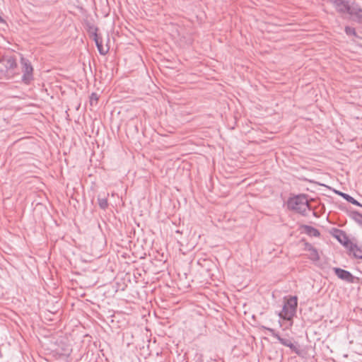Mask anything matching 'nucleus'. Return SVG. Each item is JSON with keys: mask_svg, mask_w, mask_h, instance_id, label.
I'll use <instances>...</instances> for the list:
<instances>
[{"mask_svg": "<svg viewBox=\"0 0 362 362\" xmlns=\"http://www.w3.org/2000/svg\"><path fill=\"white\" fill-rule=\"evenodd\" d=\"M287 206L288 209L303 216H306L307 211L311 210L308 196L303 194L290 197L287 202Z\"/></svg>", "mask_w": 362, "mask_h": 362, "instance_id": "nucleus-1", "label": "nucleus"}, {"mask_svg": "<svg viewBox=\"0 0 362 362\" xmlns=\"http://www.w3.org/2000/svg\"><path fill=\"white\" fill-rule=\"evenodd\" d=\"M5 69L0 70V79H13L16 76L19 75L17 71V62L14 57H3L0 59Z\"/></svg>", "mask_w": 362, "mask_h": 362, "instance_id": "nucleus-2", "label": "nucleus"}, {"mask_svg": "<svg viewBox=\"0 0 362 362\" xmlns=\"http://www.w3.org/2000/svg\"><path fill=\"white\" fill-rule=\"evenodd\" d=\"M298 298L296 296H291L284 303L281 312L279 313L281 318L291 320L296 313Z\"/></svg>", "mask_w": 362, "mask_h": 362, "instance_id": "nucleus-3", "label": "nucleus"}, {"mask_svg": "<svg viewBox=\"0 0 362 362\" xmlns=\"http://www.w3.org/2000/svg\"><path fill=\"white\" fill-rule=\"evenodd\" d=\"M21 64L23 72L21 81L25 85H29L34 80L33 67L30 62L23 57L21 58Z\"/></svg>", "mask_w": 362, "mask_h": 362, "instance_id": "nucleus-4", "label": "nucleus"}, {"mask_svg": "<svg viewBox=\"0 0 362 362\" xmlns=\"http://www.w3.org/2000/svg\"><path fill=\"white\" fill-rule=\"evenodd\" d=\"M333 271L337 277L340 279L344 280L348 283H354V276L349 271L338 267H334Z\"/></svg>", "mask_w": 362, "mask_h": 362, "instance_id": "nucleus-5", "label": "nucleus"}, {"mask_svg": "<svg viewBox=\"0 0 362 362\" xmlns=\"http://www.w3.org/2000/svg\"><path fill=\"white\" fill-rule=\"evenodd\" d=\"M97 31L98 28H95L94 32L93 33V40L95 42V45L99 53L101 55H105L108 52V48H106L103 46L102 37L98 35Z\"/></svg>", "mask_w": 362, "mask_h": 362, "instance_id": "nucleus-6", "label": "nucleus"}, {"mask_svg": "<svg viewBox=\"0 0 362 362\" xmlns=\"http://www.w3.org/2000/svg\"><path fill=\"white\" fill-rule=\"evenodd\" d=\"M71 348L70 346L67 345L66 346L65 352H60L59 351H56L54 356L59 362H69V356L71 353Z\"/></svg>", "mask_w": 362, "mask_h": 362, "instance_id": "nucleus-7", "label": "nucleus"}, {"mask_svg": "<svg viewBox=\"0 0 362 362\" xmlns=\"http://www.w3.org/2000/svg\"><path fill=\"white\" fill-rule=\"evenodd\" d=\"M333 4L339 12L346 13L347 11H349L350 5L346 0H333Z\"/></svg>", "mask_w": 362, "mask_h": 362, "instance_id": "nucleus-8", "label": "nucleus"}, {"mask_svg": "<svg viewBox=\"0 0 362 362\" xmlns=\"http://www.w3.org/2000/svg\"><path fill=\"white\" fill-rule=\"evenodd\" d=\"M346 13H349L351 16H354L359 23H362V9L358 6H350L349 11H347Z\"/></svg>", "mask_w": 362, "mask_h": 362, "instance_id": "nucleus-9", "label": "nucleus"}, {"mask_svg": "<svg viewBox=\"0 0 362 362\" xmlns=\"http://www.w3.org/2000/svg\"><path fill=\"white\" fill-rule=\"evenodd\" d=\"M302 228L303 229L304 233L309 236L319 237L320 235V231L313 226L303 225Z\"/></svg>", "mask_w": 362, "mask_h": 362, "instance_id": "nucleus-10", "label": "nucleus"}, {"mask_svg": "<svg viewBox=\"0 0 362 362\" xmlns=\"http://www.w3.org/2000/svg\"><path fill=\"white\" fill-rule=\"evenodd\" d=\"M273 336L275 337L282 345L287 346L288 344L291 342L290 339H284L280 337V335L276 332V331L272 328H266Z\"/></svg>", "mask_w": 362, "mask_h": 362, "instance_id": "nucleus-11", "label": "nucleus"}, {"mask_svg": "<svg viewBox=\"0 0 362 362\" xmlns=\"http://www.w3.org/2000/svg\"><path fill=\"white\" fill-rule=\"evenodd\" d=\"M337 194L339 195H340L341 197H343L347 202L351 203L352 204L362 207V204H360L357 200H356L354 197H352L349 194L341 192H337Z\"/></svg>", "mask_w": 362, "mask_h": 362, "instance_id": "nucleus-12", "label": "nucleus"}, {"mask_svg": "<svg viewBox=\"0 0 362 362\" xmlns=\"http://www.w3.org/2000/svg\"><path fill=\"white\" fill-rule=\"evenodd\" d=\"M349 216L362 228V214L356 211H351L349 213Z\"/></svg>", "mask_w": 362, "mask_h": 362, "instance_id": "nucleus-13", "label": "nucleus"}, {"mask_svg": "<svg viewBox=\"0 0 362 362\" xmlns=\"http://www.w3.org/2000/svg\"><path fill=\"white\" fill-rule=\"evenodd\" d=\"M336 238L343 245H346L349 242L348 238L346 237L345 233L341 230H337Z\"/></svg>", "mask_w": 362, "mask_h": 362, "instance_id": "nucleus-14", "label": "nucleus"}, {"mask_svg": "<svg viewBox=\"0 0 362 362\" xmlns=\"http://www.w3.org/2000/svg\"><path fill=\"white\" fill-rule=\"evenodd\" d=\"M350 250L355 257L362 259V246L358 247L356 245H354L351 247Z\"/></svg>", "mask_w": 362, "mask_h": 362, "instance_id": "nucleus-15", "label": "nucleus"}, {"mask_svg": "<svg viewBox=\"0 0 362 362\" xmlns=\"http://www.w3.org/2000/svg\"><path fill=\"white\" fill-rule=\"evenodd\" d=\"M98 202L99 206L102 209H106L108 206L107 199L105 196L104 197H101L100 196H99L98 197Z\"/></svg>", "mask_w": 362, "mask_h": 362, "instance_id": "nucleus-16", "label": "nucleus"}, {"mask_svg": "<svg viewBox=\"0 0 362 362\" xmlns=\"http://www.w3.org/2000/svg\"><path fill=\"white\" fill-rule=\"evenodd\" d=\"M306 249L311 251L310 258L312 259H319L317 251L315 248H313L311 246V245L306 243Z\"/></svg>", "mask_w": 362, "mask_h": 362, "instance_id": "nucleus-17", "label": "nucleus"}, {"mask_svg": "<svg viewBox=\"0 0 362 362\" xmlns=\"http://www.w3.org/2000/svg\"><path fill=\"white\" fill-rule=\"evenodd\" d=\"M287 346L289 347L291 349V350L293 352L296 353L297 355H298V356L301 355L302 351L300 349L299 346H298L295 345L294 344H293L291 341V342L288 344V345Z\"/></svg>", "mask_w": 362, "mask_h": 362, "instance_id": "nucleus-18", "label": "nucleus"}, {"mask_svg": "<svg viewBox=\"0 0 362 362\" xmlns=\"http://www.w3.org/2000/svg\"><path fill=\"white\" fill-rule=\"evenodd\" d=\"M99 97L97 93H93L90 96V103L91 105H96L98 103Z\"/></svg>", "mask_w": 362, "mask_h": 362, "instance_id": "nucleus-19", "label": "nucleus"}, {"mask_svg": "<svg viewBox=\"0 0 362 362\" xmlns=\"http://www.w3.org/2000/svg\"><path fill=\"white\" fill-rule=\"evenodd\" d=\"M345 32L348 35H356L355 28L349 26L345 28Z\"/></svg>", "mask_w": 362, "mask_h": 362, "instance_id": "nucleus-20", "label": "nucleus"}, {"mask_svg": "<svg viewBox=\"0 0 362 362\" xmlns=\"http://www.w3.org/2000/svg\"><path fill=\"white\" fill-rule=\"evenodd\" d=\"M66 346H65L64 347H63V348H62V349H57V351H59L60 352H65Z\"/></svg>", "mask_w": 362, "mask_h": 362, "instance_id": "nucleus-21", "label": "nucleus"}, {"mask_svg": "<svg viewBox=\"0 0 362 362\" xmlns=\"http://www.w3.org/2000/svg\"><path fill=\"white\" fill-rule=\"evenodd\" d=\"M4 19L2 18V17L0 16V23H4Z\"/></svg>", "mask_w": 362, "mask_h": 362, "instance_id": "nucleus-22", "label": "nucleus"}, {"mask_svg": "<svg viewBox=\"0 0 362 362\" xmlns=\"http://www.w3.org/2000/svg\"><path fill=\"white\" fill-rule=\"evenodd\" d=\"M329 1L333 3V0H329Z\"/></svg>", "mask_w": 362, "mask_h": 362, "instance_id": "nucleus-23", "label": "nucleus"}]
</instances>
